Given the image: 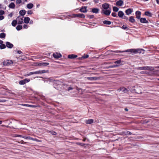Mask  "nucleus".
I'll use <instances>...</instances> for the list:
<instances>
[{"label":"nucleus","mask_w":159,"mask_h":159,"mask_svg":"<svg viewBox=\"0 0 159 159\" xmlns=\"http://www.w3.org/2000/svg\"><path fill=\"white\" fill-rule=\"evenodd\" d=\"M47 71L45 70H39L36 71H33L29 73H28L26 75L27 76H30L31 75H34V74H39L42 73H45L47 72Z\"/></svg>","instance_id":"1"},{"label":"nucleus","mask_w":159,"mask_h":159,"mask_svg":"<svg viewBox=\"0 0 159 159\" xmlns=\"http://www.w3.org/2000/svg\"><path fill=\"white\" fill-rule=\"evenodd\" d=\"M144 50L142 49H131L126 50V52L133 53H140L142 52L141 51H143Z\"/></svg>","instance_id":"2"},{"label":"nucleus","mask_w":159,"mask_h":159,"mask_svg":"<svg viewBox=\"0 0 159 159\" xmlns=\"http://www.w3.org/2000/svg\"><path fill=\"white\" fill-rule=\"evenodd\" d=\"M24 16H18L16 19V20L17 21V24L19 25L23 23Z\"/></svg>","instance_id":"3"},{"label":"nucleus","mask_w":159,"mask_h":159,"mask_svg":"<svg viewBox=\"0 0 159 159\" xmlns=\"http://www.w3.org/2000/svg\"><path fill=\"white\" fill-rule=\"evenodd\" d=\"M111 12V9L108 10H102L101 11V13L104 14L106 16H109L110 15Z\"/></svg>","instance_id":"4"},{"label":"nucleus","mask_w":159,"mask_h":159,"mask_svg":"<svg viewBox=\"0 0 159 159\" xmlns=\"http://www.w3.org/2000/svg\"><path fill=\"white\" fill-rule=\"evenodd\" d=\"M13 63V62L12 60H7L4 61V65L6 66H9L12 65Z\"/></svg>","instance_id":"5"},{"label":"nucleus","mask_w":159,"mask_h":159,"mask_svg":"<svg viewBox=\"0 0 159 159\" xmlns=\"http://www.w3.org/2000/svg\"><path fill=\"white\" fill-rule=\"evenodd\" d=\"M30 81V80L25 79L23 80H20L19 82V84L20 85H24Z\"/></svg>","instance_id":"6"},{"label":"nucleus","mask_w":159,"mask_h":159,"mask_svg":"<svg viewBox=\"0 0 159 159\" xmlns=\"http://www.w3.org/2000/svg\"><path fill=\"white\" fill-rule=\"evenodd\" d=\"M62 56L61 54L60 53H58L57 52H55L53 53V57L55 58H58L61 57Z\"/></svg>","instance_id":"7"},{"label":"nucleus","mask_w":159,"mask_h":159,"mask_svg":"<svg viewBox=\"0 0 159 159\" xmlns=\"http://www.w3.org/2000/svg\"><path fill=\"white\" fill-rule=\"evenodd\" d=\"M133 11V10L132 8H129L126 10H125V12L127 15H129L131 14V13Z\"/></svg>","instance_id":"8"},{"label":"nucleus","mask_w":159,"mask_h":159,"mask_svg":"<svg viewBox=\"0 0 159 159\" xmlns=\"http://www.w3.org/2000/svg\"><path fill=\"white\" fill-rule=\"evenodd\" d=\"M109 5L108 3H104L102 5V7L105 10H107L109 8Z\"/></svg>","instance_id":"9"},{"label":"nucleus","mask_w":159,"mask_h":159,"mask_svg":"<svg viewBox=\"0 0 159 159\" xmlns=\"http://www.w3.org/2000/svg\"><path fill=\"white\" fill-rule=\"evenodd\" d=\"M91 12L94 13H98L99 12V9L98 8H93L92 9Z\"/></svg>","instance_id":"10"},{"label":"nucleus","mask_w":159,"mask_h":159,"mask_svg":"<svg viewBox=\"0 0 159 159\" xmlns=\"http://www.w3.org/2000/svg\"><path fill=\"white\" fill-rule=\"evenodd\" d=\"M85 78L91 81L97 80L99 79V78L97 77H87Z\"/></svg>","instance_id":"11"},{"label":"nucleus","mask_w":159,"mask_h":159,"mask_svg":"<svg viewBox=\"0 0 159 159\" xmlns=\"http://www.w3.org/2000/svg\"><path fill=\"white\" fill-rule=\"evenodd\" d=\"M26 11L25 10H20L19 12V13L20 15V16H23L26 14Z\"/></svg>","instance_id":"12"},{"label":"nucleus","mask_w":159,"mask_h":159,"mask_svg":"<svg viewBox=\"0 0 159 159\" xmlns=\"http://www.w3.org/2000/svg\"><path fill=\"white\" fill-rule=\"evenodd\" d=\"M80 11L83 13H85L87 12V7L84 6L82 7L80 10Z\"/></svg>","instance_id":"13"},{"label":"nucleus","mask_w":159,"mask_h":159,"mask_svg":"<svg viewBox=\"0 0 159 159\" xmlns=\"http://www.w3.org/2000/svg\"><path fill=\"white\" fill-rule=\"evenodd\" d=\"M6 46H7L8 48H12L13 46V45L8 42H7L6 43Z\"/></svg>","instance_id":"14"},{"label":"nucleus","mask_w":159,"mask_h":159,"mask_svg":"<svg viewBox=\"0 0 159 159\" xmlns=\"http://www.w3.org/2000/svg\"><path fill=\"white\" fill-rule=\"evenodd\" d=\"M30 19L29 17H25L23 19L24 22L26 24H28L30 21Z\"/></svg>","instance_id":"15"},{"label":"nucleus","mask_w":159,"mask_h":159,"mask_svg":"<svg viewBox=\"0 0 159 159\" xmlns=\"http://www.w3.org/2000/svg\"><path fill=\"white\" fill-rule=\"evenodd\" d=\"M123 4V1L121 0H119L118 1L116 2V5L117 6H121Z\"/></svg>","instance_id":"16"},{"label":"nucleus","mask_w":159,"mask_h":159,"mask_svg":"<svg viewBox=\"0 0 159 159\" xmlns=\"http://www.w3.org/2000/svg\"><path fill=\"white\" fill-rule=\"evenodd\" d=\"M135 14L136 16V18L137 19H139L140 18L141 13L140 11H137L135 12Z\"/></svg>","instance_id":"17"},{"label":"nucleus","mask_w":159,"mask_h":159,"mask_svg":"<svg viewBox=\"0 0 159 159\" xmlns=\"http://www.w3.org/2000/svg\"><path fill=\"white\" fill-rule=\"evenodd\" d=\"M140 21L141 23H148V21L146 20L145 18H141L140 19Z\"/></svg>","instance_id":"18"},{"label":"nucleus","mask_w":159,"mask_h":159,"mask_svg":"<svg viewBox=\"0 0 159 159\" xmlns=\"http://www.w3.org/2000/svg\"><path fill=\"white\" fill-rule=\"evenodd\" d=\"M124 14L123 12L121 11H119L118 13V16L121 18H123V17L124 16Z\"/></svg>","instance_id":"19"},{"label":"nucleus","mask_w":159,"mask_h":159,"mask_svg":"<svg viewBox=\"0 0 159 159\" xmlns=\"http://www.w3.org/2000/svg\"><path fill=\"white\" fill-rule=\"evenodd\" d=\"M74 15L76 17H80L81 18H85V15L83 14H75Z\"/></svg>","instance_id":"20"},{"label":"nucleus","mask_w":159,"mask_h":159,"mask_svg":"<svg viewBox=\"0 0 159 159\" xmlns=\"http://www.w3.org/2000/svg\"><path fill=\"white\" fill-rule=\"evenodd\" d=\"M34 5L32 3H29L27 4L26 7L29 9H32L34 7Z\"/></svg>","instance_id":"21"},{"label":"nucleus","mask_w":159,"mask_h":159,"mask_svg":"<svg viewBox=\"0 0 159 159\" xmlns=\"http://www.w3.org/2000/svg\"><path fill=\"white\" fill-rule=\"evenodd\" d=\"M122 134L123 135H131V133L128 131L125 130L123 131Z\"/></svg>","instance_id":"22"},{"label":"nucleus","mask_w":159,"mask_h":159,"mask_svg":"<svg viewBox=\"0 0 159 159\" xmlns=\"http://www.w3.org/2000/svg\"><path fill=\"white\" fill-rule=\"evenodd\" d=\"M8 7L10 8L14 9L15 7V5L14 3L11 2L9 4Z\"/></svg>","instance_id":"23"},{"label":"nucleus","mask_w":159,"mask_h":159,"mask_svg":"<svg viewBox=\"0 0 159 159\" xmlns=\"http://www.w3.org/2000/svg\"><path fill=\"white\" fill-rule=\"evenodd\" d=\"M77 55H74V54H71L69 55L68 56V58L70 59H73L74 58H75L77 57Z\"/></svg>","instance_id":"24"},{"label":"nucleus","mask_w":159,"mask_h":159,"mask_svg":"<svg viewBox=\"0 0 159 159\" xmlns=\"http://www.w3.org/2000/svg\"><path fill=\"white\" fill-rule=\"evenodd\" d=\"M93 120L92 119H90L86 120L85 122L87 124H91L93 122Z\"/></svg>","instance_id":"25"},{"label":"nucleus","mask_w":159,"mask_h":159,"mask_svg":"<svg viewBox=\"0 0 159 159\" xmlns=\"http://www.w3.org/2000/svg\"><path fill=\"white\" fill-rule=\"evenodd\" d=\"M17 21L16 20H14L11 23V25L12 26L15 27L17 23Z\"/></svg>","instance_id":"26"},{"label":"nucleus","mask_w":159,"mask_h":159,"mask_svg":"<svg viewBox=\"0 0 159 159\" xmlns=\"http://www.w3.org/2000/svg\"><path fill=\"white\" fill-rule=\"evenodd\" d=\"M129 20L130 22L132 23L134 22L135 21V19L133 16H131L129 17Z\"/></svg>","instance_id":"27"},{"label":"nucleus","mask_w":159,"mask_h":159,"mask_svg":"<svg viewBox=\"0 0 159 159\" xmlns=\"http://www.w3.org/2000/svg\"><path fill=\"white\" fill-rule=\"evenodd\" d=\"M135 69L139 70H146V66L138 67H136Z\"/></svg>","instance_id":"28"},{"label":"nucleus","mask_w":159,"mask_h":159,"mask_svg":"<svg viewBox=\"0 0 159 159\" xmlns=\"http://www.w3.org/2000/svg\"><path fill=\"white\" fill-rule=\"evenodd\" d=\"M104 24L107 25H110L111 24V22L110 21L105 20L103 21Z\"/></svg>","instance_id":"29"},{"label":"nucleus","mask_w":159,"mask_h":159,"mask_svg":"<svg viewBox=\"0 0 159 159\" xmlns=\"http://www.w3.org/2000/svg\"><path fill=\"white\" fill-rule=\"evenodd\" d=\"M145 15L148 16H152V14L148 11H145Z\"/></svg>","instance_id":"30"},{"label":"nucleus","mask_w":159,"mask_h":159,"mask_svg":"<svg viewBox=\"0 0 159 159\" xmlns=\"http://www.w3.org/2000/svg\"><path fill=\"white\" fill-rule=\"evenodd\" d=\"M6 34L5 33H2L0 34V38L1 39L5 38Z\"/></svg>","instance_id":"31"},{"label":"nucleus","mask_w":159,"mask_h":159,"mask_svg":"<svg viewBox=\"0 0 159 159\" xmlns=\"http://www.w3.org/2000/svg\"><path fill=\"white\" fill-rule=\"evenodd\" d=\"M49 64L48 62H42L39 63V65L40 66H48Z\"/></svg>","instance_id":"32"},{"label":"nucleus","mask_w":159,"mask_h":159,"mask_svg":"<svg viewBox=\"0 0 159 159\" xmlns=\"http://www.w3.org/2000/svg\"><path fill=\"white\" fill-rule=\"evenodd\" d=\"M22 28V27L21 25H18L16 27V29L18 30L19 31L21 30Z\"/></svg>","instance_id":"33"},{"label":"nucleus","mask_w":159,"mask_h":159,"mask_svg":"<svg viewBox=\"0 0 159 159\" xmlns=\"http://www.w3.org/2000/svg\"><path fill=\"white\" fill-rule=\"evenodd\" d=\"M146 70H153V68L151 66H146Z\"/></svg>","instance_id":"34"},{"label":"nucleus","mask_w":159,"mask_h":159,"mask_svg":"<svg viewBox=\"0 0 159 159\" xmlns=\"http://www.w3.org/2000/svg\"><path fill=\"white\" fill-rule=\"evenodd\" d=\"M27 139H28L30 140H32L33 141H38V140L36 139H34L32 137H31L30 136H28L27 137Z\"/></svg>","instance_id":"35"},{"label":"nucleus","mask_w":159,"mask_h":159,"mask_svg":"<svg viewBox=\"0 0 159 159\" xmlns=\"http://www.w3.org/2000/svg\"><path fill=\"white\" fill-rule=\"evenodd\" d=\"M6 48V46L4 44H1L0 45V49H3Z\"/></svg>","instance_id":"36"},{"label":"nucleus","mask_w":159,"mask_h":159,"mask_svg":"<svg viewBox=\"0 0 159 159\" xmlns=\"http://www.w3.org/2000/svg\"><path fill=\"white\" fill-rule=\"evenodd\" d=\"M113 10L114 11L117 12L118 11L119 8L116 7H114L113 8Z\"/></svg>","instance_id":"37"},{"label":"nucleus","mask_w":159,"mask_h":159,"mask_svg":"<svg viewBox=\"0 0 159 159\" xmlns=\"http://www.w3.org/2000/svg\"><path fill=\"white\" fill-rule=\"evenodd\" d=\"M120 90L122 91L123 92L125 93L127 92V90L124 87H122L121 88Z\"/></svg>","instance_id":"38"},{"label":"nucleus","mask_w":159,"mask_h":159,"mask_svg":"<svg viewBox=\"0 0 159 159\" xmlns=\"http://www.w3.org/2000/svg\"><path fill=\"white\" fill-rule=\"evenodd\" d=\"M126 50L123 51L117 50V51H114V52L115 53H122V52H126Z\"/></svg>","instance_id":"39"},{"label":"nucleus","mask_w":159,"mask_h":159,"mask_svg":"<svg viewBox=\"0 0 159 159\" xmlns=\"http://www.w3.org/2000/svg\"><path fill=\"white\" fill-rule=\"evenodd\" d=\"M55 82H54V85H53V86H54V87L56 88V89H58V87H56L55 86V85H56V84H56H57V83H59V81H55Z\"/></svg>","instance_id":"40"},{"label":"nucleus","mask_w":159,"mask_h":159,"mask_svg":"<svg viewBox=\"0 0 159 159\" xmlns=\"http://www.w3.org/2000/svg\"><path fill=\"white\" fill-rule=\"evenodd\" d=\"M89 57V56L88 55V54H84V55L82 57V58H83V59H85V58H87L88 57Z\"/></svg>","instance_id":"41"},{"label":"nucleus","mask_w":159,"mask_h":159,"mask_svg":"<svg viewBox=\"0 0 159 159\" xmlns=\"http://www.w3.org/2000/svg\"><path fill=\"white\" fill-rule=\"evenodd\" d=\"M121 62V60H118L115 61L114 63L115 64H120Z\"/></svg>","instance_id":"42"},{"label":"nucleus","mask_w":159,"mask_h":159,"mask_svg":"<svg viewBox=\"0 0 159 159\" xmlns=\"http://www.w3.org/2000/svg\"><path fill=\"white\" fill-rule=\"evenodd\" d=\"M20 105L23 106H26V107H31L32 106L31 105H30L29 104H20Z\"/></svg>","instance_id":"43"},{"label":"nucleus","mask_w":159,"mask_h":159,"mask_svg":"<svg viewBox=\"0 0 159 159\" xmlns=\"http://www.w3.org/2000/svg\"><path fill=\"white\" fill-rule=\"evenodd\" d=\"M27 13L28 15H31L33 14V12L32 10H29L27 12Z\"/></svg>","instance_id":"44"},{"label":"nucleus","mask_w":159,"mask_h":159,"mask_svg":"<svg viewBox=\"0 0 159 159\" xmlns=\"http://www.w3.org/2000/svg\"><path fill=\"white\" fill-rule=\"evenodd\" d=\"M121 28L123 29L126 30L127 29V27L126 26L124 25L122 26Z\"/></svg>","instance_id":"45"},{"label":"nucleus","mask_w":159,"mask_h":159,"mask_svg":"<svg viewBox=\"0 0 159 159\" xmlns=\"http://www.w3.org/2000/svg\"><path fill=\"white\" fill-rule=\"evenodd\" d=\"M22 1L21 0H16V3L17 4H19Z\"/></svg>","instance_id":"46"},{"label":"nucleus","mask_w":159,"mask_h":159,"mask_svg":"<svg viewBox=\"0 0 159 159\" xmlns=\"http://www.w3.org/2000/svg\"><path fill=\"white\" fill-rule=\"evenodd\" d=\"M4 14V11L3 10H0V15L2 16Z\"/></svg>","instance_id":"47"},{"label":"nucleus","mask_w":159,"mask_h":159,"mask_svg":"<svg viewBox=\"0 0 159 159\" xmlns=\"http://www.w3.org/2000/svg\"><path fill=\"white\" fill-rule=\"evenodd\" d=\"M23 27L24 29H27L28 27V26L27 25H26V24H25L23 26Z\"/></svg>","instance_id":"48"},{"label":"nucleus","mask_w":159,"mask_h":159,"mask_svg":"<svg viewBox=\"0 0 159 159\" xmlns=\"http://www.w3.org/2000/svg\"><path fill=\"white\" fill-rule=\"evenodd\" d=\"M118 66H119L118 65H112V66H111V68H115V67H118Z\"/></svg>","instance_id":"49"},{"label":"nucleus","mask_w":159,"mask_h":159,"mask_svg":"<svg viewBox=\"0 0 159 159\" xmlns=\"http://www.w3.org/2000/svg\"><path fill=\"white\" fill-rule=\"evenodd\" d=\"M112 15L113 17H115L116 16V14L115 13H112Z\"/></svg>","instance_id":"50"},{"label":"nucleus","mask_w":159,"mask_h":159,"mask_svg":"<svg viewBox=\"0 0 159 159\" xmlns=\"http://www.w3.org/2000/svg\"><path fill=\"white\" fill-rule=\"evenodd\" d=\"M4 16H1V15L0 16V20H2L3 19H4Z\"/></svg>","instance_id":"51"},{"label":"nucleus","mask_w":159,"mask_h":159,"mask_svg":"<svg viewBox=\"0 0 159 159\" xmlns=\"http://www.w3.org/2000/svg\"><path fill=\"white\" fill-rule=\"evenodd\" d=\"M122 18L126 20H127L128 19V17L125 16H123Z\"/></svg>","instance_id":"52"},{"label":"nucleus","mask_w":159,"mask_h":159,"mask_svg":"<svg viewBox=\"0 0 159 159\" xmlns=\"http://www.w3.org/2000/svg\"><path fill=\"white\" fill-rule=\"evenodd\" d=\"M13 16V14L12 13H10L8 15V16H9L10 17H12Z\"/></svg>","instance_id":"53"},{"label":"nucleus","mask_w":159,"mask_h":159,"mask_svg":"<svg viewBox=\"0 0 159 159\" xmlns=\"http://www.w3.org/2000/svg\"><path fill=\"white\" fill-rule=\"evenodd\" d=\"M51 134L53 135H56L57 134V133L54 131H52V132Z\"/></svg>","instance_id":"54"},{"label":"nucleus","mask_w":159,"mask_h":159,"mask_svg":"<svg viewBox=\"0 0 159 159\" xmlns=\"http://www.w3.org/2000/svg\"><path fill=\"white\" fill-rule=\"evenodd\" d=\"M6 100H1L0 99V102H6Z\"/></svg>","instance_id":"55"},{"label":"nucleus","mask_w":159,"mask_h":159,"mask_svg":"<svg viewBox=\"0 0 159 159\" xmlns=\"http://www.w3.org/2000/svg\"><path fill=\"white\" fill-rule=\"evenodd\" d=\"M89 18L90 19H92L93 18L94 16L93 15H90L89 16Z\"/></svg>","instance_id":"56"},{"label":"nucleus","mask_w":159,"mask_h":159,"mask_svg":"<svg viewBox=\"0 0 159 159\" xmlns=\"http://www.w3.org/2000/svg\"><path fill=\"white\" fill-rule=\"evenodd\" d=\"M17 53L19 54H21L22 53V52L21 51H17Z\"/></svg>","instance_id":"57"},{"label":"nucleus","mask_w":159,"mask_h":159,"mask_svg":"<svg viewBox=\"0 0 159 159\" xmlns=\"http://www.w3.org/2000/svg\"><path fill=\"white\" fill-rule=\"evenodd\" d=\"M72 89V88L71 87H68V90L69 91V90H71Z\"/></svg>","instance_id":"58"},{"label":"nucleus","mask_w":159,"mask_h":159,"mask_svg":"<svg viewBox=\"0 0 159 159\" xmlns=\"http://www.w3.org/2000/svg\"><path fill=\"white\" fill-rule=\"evenodd\" d=\"M22 137L25 139H27V137L25 136H22Z\"/></svg>","instance_id":"59"},{"label":"nucleus","mask_w":159,"mask_h":159,"mask_svg":"<svg viewBox=\"0 0 159 159\" xmlns=\"http://www.w3.org/2000/svg\"><path fill=\"white\" fill-rule=\"evenodd\" d=\"M16 136L20 137H22V135H17Z\"/></svg>","instance_id":"60"},{"label":"nucleus","mask_w":159,"mask_h":159,"mask_svg":"<svg viewBox=\"0 0 159 159\" xmlns=\"http://www.w3.org/2000/svg\"><path fill=\"white\" fill-rule=\"evenodd\" d=\"M3 43V41L0 40V44H2Z\"/></svg>","instance_id":"61"},{"label":"nucleus","mask_w":159,"mask_h":159,"mask_svg":"<svg viewBox=\"0 0 159 159\" xmlns=\"http://www.w3.org/2000/svg\"><path fill=\"white\" fill-rule=\"evenodd\" d=\"M33 23V21L32 20H31L30 21V24H32Z\"/></svg>","instance_id":"62"},{"label":"nucleus","mask_w":159,"mask_h":159,"mask_svg":"<svg viewBox=\"0 0 159 159\" xmlns=\"http://www.w3.org/2000/svg\"><path fill=\"white\" fill-rule=\"evenodd\" d=\"M157 3L159 5V0H156Z\"/></svg>","instance_id":"63"},{"label":"nucleus","mask_w":159,"mask_h":159,"mask_svg":"<svg viewBox=\"0 0 159 159\" xmlns=\"http://www.w3.org/2000/svg\"><path fill=\"white\" fill-rule=\"evenodd\" d=\"M94 1L96 3H98V0H94Z\"/></svg>","instance_id":"64"}]
</instances>
